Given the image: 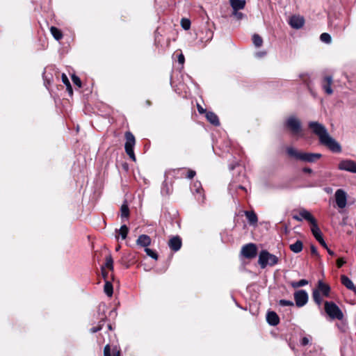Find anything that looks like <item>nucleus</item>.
<instances>
[{
	"mask_svg": "<svg viewBox=\"0 0 356 356\" xmlns=\"http://www.w3.org/2000/svg\"><path fill=\"white\" fill-rule=\"evenodd\" d=\"M50 31H51V33L52 34V35L54 36V38L56 40H59L63 38V34H62L61 31L56 27L51 26L50 28Z\"/></svg>",
	"mask_w": 356,
	"mask_h": 356,
	"instance_id": "393cba45",
	"label": "nucleus"
},
{
	"mask_svg": "<svg viewBox=\"0 0 356 356\" xmlns=\"http://www.w3.org/2000/svg\"><path fill=\"white\" fill-rule=\"evenodd\" d=\"M324 309L330 319L342 320L343 314L340 308L333 302L325 301L324 303Z\"/></svg>",
	"mask_w": 356,
	"mask_h": 356,
	"instance_id": "20e7f679",
	"label": "nucleus"
},
{
	"mask_svg": "<svg viewBox=\"0 0 356 356\" xmlns=\"http://www.w3.org/2000/svg\"><path fill=\"white\" fill-rule=\"evenodd\" d=\"M151 238L146 234H141L136 240V244L140 247L147 248L151 244Z\"/></svg>",
	"mask_w": 356,
	"mask_h": 356,
	"instance_id": "2eb2a0df",
	"label": "nucleus"
},
{
	"mask_svg": "<svg viewBox=\"0 0 356 356\" xmlns=\"http://www.w3.org/2000/svg\"><path fill=\"white\" fill-rule=\"evenodd\" d=\"M197 111L200 113L202 114L206 113V110L204 109L200 104L197 105Z\"/></svg>",
	"mask_w": 356,
	"mask_h": 356,
	"instance_id": "a18cd8bd",
	"label": "nucleus"
},
{
	"mask_svg": "<svg viewBox=\"0 0 356 356\" xmlns=\"http://www.w3.org/2000/svg\"><path fill=\"white\" fill-rule=\"evenodd\" d=\"M310 249H311V253L313 255H314L316 257H319V254H318V252L317 251V249H316V248L314 245H312L311 247H310Z\"/></svg>",
	"mask_w": 356,
	"mask_h": 356,
	"instance_id": "58836bf2",
	"label": "nucleus"
},
{
	"mask_svg": "<svg viewBox=\"0 0 356 356\" xmlns=\"http://www.w3.org/2000/svg\"><path fill=\"white\" fill-rule=\"evenodd\" d=\"M232 8L237 11L243 9L245 6V0H229Z\"/></svg>",
	"mask_w": 356,
	"mask_h": 356,
	"instance_id": "6ab92c4d",
	"label": "nucleus"
},
{
	"mask_svg": "<svg viewBox=\"0 0 356 356\" xmlns=\"http://www.w3.org/2000/svg\"><path fill=\"white\" fill-rule=\"evenodd\" d=\"M104 291L108 296H109V297L112 296L113 290V285L110 282L106 281L104 287Z\"/></svg>",
	"mask_w": 356,
	"mask_h": 356,
	"instance_id": "a878e982",
	"label": "nucleus"
},
{
	"mask_svg": "<svg viewBox=\"0 0 356 356\" xmlns=\"http://www.w3.org/2000/svg\"><path fill=\"white\" fill-rule=\"evenodd\" d=\"M267 321L271 325H277L280 322V318L277 314L274 312H269L267 314Z\"/></svg>",
	"mask_w": 356,
	"mask_h": 356,
	"instance_id": "f3484780",
	"label": "nucleus"
},
{
	"mask_svg": "<svg viewBox=\"0 0 356 356\" xmlns=\"http://www.w3.org/2000/svg\"><path fill=\"white\" fill-rule=\"evenodd\" d=\"M335 202L339 209H343L346 207L348 195L343 189H337L334 193Z\"/></svg>",
	"mask_w": 356,
	"mask_h": 356,
	"instance_id": "0eeeda50",
	"label": "nucleus"
},
{
	"mask_svg": "<svg viewBox=\"0 0 356 356\" xmlns=\"http://www.w3.org/2000/svg\"><path fill=\"white\" fill-rule=\"evenodd\" d=\"M300 343H301V345H302V346H307V345H308V344H309V338H307V337H303V338L302 339V340H301V342H300Z\"/></svg>",
	"mask_w": 356,
	"mask_h": 356,
	"instance_id": "a19ab883",
	"label": "nucleus"
},
{
	"mask_svg": "<svg viewBox=\"0 0 356 356\" xmlns=\"http://www.w3.org/2000/svg\"><path fill=\"white\" fill-rule=\"evenodd\" d=\"M118 234L121 236L122 239H125L129 232V228L125 225H122L120 229L118 231Z\"/></svg>",
	"mask_w": 356,
	"mask_h": 356,
	"instance_id": "cd10ccee",
	"label": "nucleus"
},
{
	"mask_svg": "<svg viewBox=\"0 0 356 356\" xmlns=\"http://www.w3.org/2000/svg\"><path fill=\"white\" fill-rule=\"evenodd\" d=\"M184 60H185V58H184V56L182 54H180L178 56V62L183 65L184 63Z\"/></svg>",
	"mask_w": 356,
	"mask_h": 356,
	"instance_id": "79ce46f5",
	"label": "nucleus"
},
{
	"mask_svg": "<svg viewBox=\"0 0 356 356\" xmlns=\"http://www.w3.org/2000/svg\"><path fill=\"white\" fill-rule=\"evenodd\" d=\"M104 266V268H108L111 270H113V260L111 255L109 254V255L106 256V262H105V264Z\"/></svg>",
	"mask_w": 356,
	"mask_h": 356,
	"instance_id": "c85d7f7f",
	"label": "nucleus"
},
{
	"mask_svg": "<svg viewBox=\"0 0 356 356\" xmlns=\"http://www.w3.org/2000/svg\"><path fill=\"white\" fill-rule=\"evenodd\" d=\"M252 42L255 47H259L263 44V39L258 34H254L252 35Z\"/></svg>",
	"mask_w": 356,
	"mask_h": 356,
	"instance_id": "bb28decb",
	"label": "nucleus"
},
{
	"mask_svg": "<svg viewBox=\"0 0 356 356\" xmlns=\"http://www.w3.org/2000/svg\"><path fill=\"white\" fill-rule=\"evenodd\" d=\"M120 211H121V216L122 218H128V216L129 215V209L127 204H124L122 205Z\"/></svg>",
	"mask_w": 356,
	"mask_h": 356,
	"instance_id": "7c9ffc66",
	"label": "nucleus"
},
{
	"mask_svg": "<svg viewBox=\"0 0 356 356\" xmlns=\"http://www.w3.org/2000/svg\"><path fill=\"white\" fill-rule=\"evenodd\" d=\"M345 263L346 261L343 258H339L337 260V266L338 268H341Z\"/></svg>",
	"mask_w": 356,
	"mask_h": 356,
	"instance_id": "ea45409f",
	"label": "nucleus"
},
{
	"mask_svg": "<svg viewBox=\"0 0 356 356\" xmlns=\"http://www.w3.org/2000/svg\"><path fill=\"white\" fill-rule=\"evenodd\" d=\"M338 168L340 170L356 173V162L350 159H344L339 162Z\"/></svg>",
	"mask_w": 356,
	"mask_h": 356,
	"instance_id": "9d476101",
	"label": "nucleus"
},
{
	"mask_svg": "<svg viewBox=\"0 0 356 356\" xmlns=\"http://www.w3.org/2000/svg\"><path fill=\"white\" fill-rule=\"evenodd\" d=\"M234 14L238 17V18H241L243 16V14L241 13H237L236 11L235 12Z\"/></svg>",
	"mask_w": 356,
	"mask_h": 356,
	"instance_id": "3c124183",
	"label": "nucleus"
},
{
	"mask_svg": "<svg viewBox=\"0 0 356 356\" xmlns=\"http://www.w3.org/2000/svg\"><path fill=\"white\" fill-rule=\"evenodd\" d=\"M104 356H111V348L108 344H107L104 349ZM113 356H120V351L117 349V348H114L113 349Z\"/></svg>",
	"mask_w": 356,
	"mask_h": 356,
	"instance_id": "b1692460",
	"label": "nucleus"
},
{
	"mask_svg": "<svg viewBox=\"0 0 356 356\" xmlns=\"http://www.w3.org/2000/svg\"><path fill=\"white\" fill-rule=\"evenodd\" d=\"M311 227V231L315 237V238L318 241L323 238L321 231L320 230L316 220H315L314 222H312Z\"/></svg>",
	"mask_w": 356,
	"mask_h": 356,
	"instance_id": "a211bd4d",
	"label": "nucleus"
},
{
	"mask_svg": "<svg viewBox=\"0 0 356 356\" xmlns=\"http://www.w3.org/2000/svg\"><path fill=\"white\" fill-rule=\"evenodd\" d=\"M245 215L250 225H254L257 224L258 218L256 213L254 211H247L245 212Z\"/></svg>",
	"mask_w": 356,
	"mask_h": 356,
	"instance_id": "aec40b11",
	"label": "nucleus"
},
{
	"mask_svg": "<svg viewBox=\"0 0 356 356\" xmlns=\"http://www.w3.org/2000/svg\"><path fill=\"white\" fill-rule=\"evenodd\" d=\"M120 245H118V247H116L115 250H116L117 251H118V250H120Z\"/></svg>",
	"mask_w": 356,
	"mask_h": 356,
	"instance_id": "603ef678",
	"label": "nucleus"
},
{
	"mask_svg": "<svg viewBox=\"0 0 356 356\" xmlns=\"http://www.w3.org/2000/svg\"><path fill=\"white\" fill-rule=\"evenodd\" d=\"M67 90H68L70 94H71V95L72 94V88L70 83V87H67Z\"/></svg>",
	"mask_w": 356,
	"mask_h": 356,
	"instance_id": "8fccbe9b",
	"label": "nucleus"
},
{
	"mask_svg": "<svg viewBox=\"0 0 356 356\" xmlns=\"http://www.w3.org/2000/svg\"><path fill=\"white\" fill-rule=\"evenodd\" d=\"M72 79L74 85L77 86L79 88L81 87V81L78 76L72 75Z\"/></svg>",
	"mask_w": 356,
	"mask_h": 356,
	"instance_id": "c9c22d12",
	"label": "nucleus"
},
{
	"mask_svg": "<svg viewBox=\"0 0 356 356\" xmlns=\"http://www.w3.org/2000/svg\"><path fill=\"white\" fill-rule=\"evenodd\" d=\"M241 253L247 259H252L257 256V248L255 244L250 243L242 247Z\"/></svg>",
	"mask_w": 356,
	"mask_h": 356,
	"instance_id": "1a4fd4ad",
	"label": "nucleus"
},
{
	"mask_svg": "<svg viewBox=\"0 0 356 356\" xmlns=\"http://www.w3.org/2000/svg\"><path fill=\"white\" fill-rule=\"evenodd\" d=\"M296 305L298 307H303L308 301V295L304 290H299L294 293Z\"/></svg>",
	"mask_w": 356,
	"mask_h": 356,
	"instance_id": "f8f14e48",
	"label": "nucleus"
},
{
	"mask_svg": "<svg viewBox=\"0 0 356 356\" xmlns=\"http://www.w3.org/2000/svg\"><path fill=\"white\" fill-rule=\"evenodd\" d=\"M102 276L104 277V278L106 279V277L108 276V273L106 271L104 266L102 267Z\"/></svg>",
	"mask_w": 356,
	"mask_h": 356,
	"instance_id": "49530a36",
	"label": "nucleus"
},
{
	"mask_svg": "<svg viewBox=\"0 0 356 356\" xmlns=\"http://www.w3.org/2000/svg\"><path fill=\"white\" fill-rule=\"evenodd\" d=\"M145 251L149 257L154 259L155 260H156L158 259L157 254L152 250L148 248V247L147 248H145Z\"/></svg>",
	"mask_w": 356,
	"mask_h": 356,
	"instance_id": "473e14b6",
	"label": "nucleus"
},
{
	"mask_svg": "<svg viewBox=\"0 0 356 356\" xmlns=\"http://www.w3.org/2000/svg\"><path fill=\"white\" fill-rule=\"evenodd\" d=\"M326 250L330 255H331V256L334 255V252L332 250H331L330 248H327V249H326Z\"/></svg>",
	"mask_w": 356,
	"mask_h": 356,
	"instance_id": "09e8293b",
	"label": "nucleus"
},
{
	"mask_svg": "<svg viewBox=\"0 0 356 356\" xmlns=\"http://www.w3.org/2000/svg\"><path fill=\"white\" fill-rule=\"evenodd\" d=\"M320 39L323 42L330 44L332 41L331 36L329 33H323L321 35Z\"/></svg>",
	"mask_w": 356,
	"mask_h": 356,
	"instance_id": "2f4dec72",
	"label": "nucleus"
},
{
	"mask_svg": "<svg viewBox=\"0 0 356 356\" xmlns=\"http://www.w3.org/2000/svg\"><path fill=\"white\" fill-rule=\"evenodd\" d=\"M286 152L290 156L306 163H315L322 157L320 153L300 152L292 147H287Z\"/></svg>",
	"mask_w": 356,
	"mask_h": 356,
	"instance_id": "f03ea898",
	"label": "nucleus"
},
{
	"mask_svg": "<svg viewBox=\"0 0 356 356\" xmlns=\"http://www.w3.org/2000/svg\"><path fill=\"white\" fill-rule=\"evenodd\" d=\"M341 283L348 289H355V286L353 282L346 275H343L341 276Z\"/></svg>",
	"mask_w": 356,
	"mask_h": 356,
	"instance_id": "5701e85b",
	"label": "nucleus"
},
{
	"mask_svg": "<svg viewBox=\"0 0 356 356\" xmlns=\"http://www.w3.org/2000/svg\"><path fill=\"white\" fill-rule=\"evenodd\" d=\"M332 83V77L330 76H325L322 81V83H321L322 87H323V90H325V92L327 95H331L333 92L332 89L331 88Z\"/></svg>",
	"mask_w": 356,
	"mask_h": 356,
	"instance_id": "ddd939ff",
	"label": "nucleus"
},
{
	"mask_svg": "<svg viewBox=\"0 0 356 356\" xmlns=\"http://www.w3.org/2000/svg\"><path fill=\"white\" fill-rule=\"evenodd\" d=\"M240 188L245 190V188L243 186H240Z\"/></svg>",
	"mask_w": 356,
	"mask_h": 356,
	"instance_id": "5fc2aeb1",
	"label": "nucleus"
},
{
	"mask_svg": "<svg viewBox=\"0 0 356 356\" xmlns=\"http://www.w3.org/2000/svg\"><path fill=\"white\" fill-rule=\"evenodd\" d=\"M259 54V56H262L264 54V53H262V54L261 53V54Z\"/></svg>",
	"mask_w": 356,
	"mask_h": 356,
	"instance_id": "4d7b16f0",
	"label": "nucleus"
},
{
	"mask_svg": "<svg viewBox=\"0 0 356 356\" xmlns=\"http://www.w3.org/2000/svg\"><path fill=\"white\" fill-rule=\"evenodd\" d=\"M63 83L66 86V87H70V81L65 74H63L61 76Z\"/></svg>",
	"mask_w": 356,
	"mask_h": 356,
	"instance_id": "e433bc0d",
	"label": "nucleus"
},
{
	"mask_svg": "<svg viewBox=\"0 0 356 356\" xmlns=\"http://www.w3.org/2000/svg\"><path fill=\"white\" fill-rule=\"evenodd\" d=\"M286 127L291 130L293 135H298L301 131V124L300 120L292 116L286 121Z\"/></svg>",
	"mask_w": 356,
	"mask_h": 356,
	"instance_id": "6e6552de",
	"label": "nucleus"
},
{
	"mask_svg": "<svg viewBox=\"0 0 356 356\" xmlns=\"http://www.w3.org/2000/svg\"><path fill=\"white\" fill-rule=\"evenodd\" d=\"M147 104L149 106L151 104V102L149 101H147Z\"/></svg>",
	"mask_w": 356,
	"mask_h": 356,
	"instance_id": "864d4df0",
	"label": "nucleus"
},
{
	"mask_svg": "<svg viewBox=\"0 0 356 356\" xmlns=\"http://www.w3.org/2000/svg\"><path fill=\"white\" fill-rule=\"evenodd\" d=\"M318 241L324 248L327 249L328 247L323 238L318 240Z\"/></svg>",
	"mask_w": 356,
	"mask_h": 356,
	"instance_id": "37998d69",
	"label": "nucleus"
},
{
	"mask_svg": "<svg viewBox=\"0 0 356 356\" xmlns=\"http://www.w3.org/2000/svg\"><path fill=\"white\" fill-rule=\"evenodd\" d=\"M302 171L306 173H312V170L309 168H304L302 169Z\"/></svg>",
	"mask_w": 356,
	"mask_h": 356,
	"instance_id": "de8ad7c7",
	"label": "nucleus"
},
{
	"mask_svg": "<svg viewBox=\"0 0 356 356\" xmlns=\"http://www.w3.org/2000/svg\"><path fill=\"white\" fill-rule=\"evenodd\" d=\"M309 127L318 137L321 145L325 146L333 152H340L341 151V145L330 136L325 126L317 122H310Z\"/></svg>",
	"mask_w": 356,
	"mask_h": 356,
	"instance_id": "f257e3e1",
	"label": "nucleus"
},
{
	"mask_svg": "<svg viewBox=\"0 0 356 356\" xmlns=\"http://www.w3.org/2000/svg\"><path fill=\"white\" fill-rule=\"evenodd\" d=\"M181 26L185 30H188L190 29L191 22L188 19H183L181 20Z\"/></svg>",
	"mask_w": 356,
	"mask_h": 356,
	"instance_id": "f704fd0d",
	"label": "nucleus"
},
{
	"mask_svg": "<svg viewBox=\"0 0 356 356\" xmlns=\"http://www.w3.org/2000/svg\"><path fill=\"white\" fill-rule=\"evenodd\" d=\"M330 287L328 284L324 283L322 280L318 282L317 288L313 290L312 297L314 301L320 306L323 302L322 294L325 297H328L330 292Z\"/></svg>",
	"mask_w": 356,
	"mask_h": 356,
	"instance_id": "7ed1b4c3",
	"label": "nucleus"
},
{
	"mask_svg": "<svg viewBox=\"0 0 356 356\" xmlns=\"http://www.w3.org/2000/svg\"><path fill=\"white\" fill-rule=\"evenodd\" d=\"M293 218L297 221H302V220H305L311 224L316 220L311 213L305 209H300L298 211V214L293 216Z\"/></svg>",
	"mask_w": 356,
	"mask_h": 356,
	"instance_id": "9b49d317",
	"label": "nucleus"
},
{
	"mask_svg": "<svg viewBox=\"0 0 356 356\" xmlns=\"http://www.w3.org/2000/svg\"><path fill=\"white\" fill-rule=\"evenodd\" d=\"M102 329V326L101 325H99V326H97V327H93L91 328L90 331L92 333H95V332H98L99 330H100Z\"/></svg>",
	"mask_w": 356,
	"mask_h": 356,
	"instance_id": "c03bdc74",
	"label": "nucleus"
},
{
	"mask_svg": "<svg viewBox=\"0 0 356 356\" xmlns=\"http://www.w3.org/2000/svg\"><path fill=\"white\" fill-rule=\"evenodd\" d=\"M289 24L293 28L300 29L304 24V19L300 16L294 15L291 17Z\"/></svg>",
	"mask_w": 356,
	"mask_h": 356,
	"instance_id": "dca6fc26",
	"label": "nucleus"
},
{
	"mask_svg": "<svg viewBox=\"0 0 356 356\" xmlns=\"http://www.w3.org/2000/svg\"><path fill=\"white\" fill-rule=\"evenodd\" d=\"M278 262V258L270 254L267 250H262L259 253L258 263L261 268H265L268 265L274 266Z\"/></svg>",
	"mask_w": 356,
	"mask_h": 356,
	"instance_id": "39448f33",
	"label": "nucleus"
},
{
	"mask_svg": "<svg viewBox=\"0 0 356 356\" xmlns=\"http://www.w3.org/2000/svg\"><path fill=\"white\" fill-rule=\"evenodd\" d=\"M195 175H196L195 171H194L193 170H188L186 177L188 179H192L195 176Z\"/></svg>",
	"mask_w": 356,
	"mask_h": 356,
	"instance_id": "4c0bfd02",
	"label": "nucleus"
},
{
	"mask_svg": "<svg viewBox=\"0 0 356 356\" xmlns=\"http://www.w3.org/2000/svg\"><path fill=\"white\" fill-rule=\"evenodd\" d=\"M181 240L179 236L172 237L168 242L170 248L175 252L178 251L181 248Z\"/></svg>",
	"mask_w": 356,
	"mask_h": 356,
	"instance_id": "4468645a",
	"label": "nucleus"
},
{
	"mask_svg": "<svg viewBox=\"0 0 356 356\" xmlns=\"http://www.w3.org/2000/svg\"><path fill=\"white\" fill-rule=\"evenodd\" d=\"M307 284H308V282L306 280H300L298 282H291L290 283V285L293 288L296 289V288H298V287H301V286H305Z\"/></svg>",
	"mask_w": 356,
	"mask_h": 356,
	"instance_id": "c756f323",
	"label": "nucleus"
},
{
	"mask_svg": "<svg viewBox=\"0 0 356 356\" xmlns=\"http://www.w3.org/2000/svg\"><path fill=\"white\" fill-rule=\"evenodd\" d=\"M290 250L294 253H299L302 250L303 243L301 241H296V243L289 245Z\"/></svg>",
	"mask_w": 356,
	"mask_h": 356,
	"instance_id": "4be33fe9",
	"label": "nucleus"
},
{
	"mask_svg": "<svg viewBox=\"0 0 356 356\" xmlns=\"http://www.w3.org/2000/svg\"><path fill=\"white\" fill-rule=\"evenodd\" d=\"M279 305L280 306L286 307V306H293V302L291 300H280L279 301Z\"/></svg>",
	"mask_w": 356,
	"mask_h": 356,
	"instance_id": "72a5a7b5",
	"label": "nucleus"
},
{
	"mask_svg": "<svg viewBox=\"0 0 356 356\" xmlns=\"http://www.w3.org/2000/svg\"><path fill=\"white\" fill-rule=\"evenodd\" d=\"M108 328H109L110 330H111V325H108Z\"/></svg>",
	"mask_w": 356,
	"mask_h": 356,
	"instance_id": "6e6d98bb",
	"label": "nucleus"
},
{
	"mask_svg": "<svg viewBox=\"0 0 356 356\" xmlns=\"http://www.w3.org/2000/svg\"><path fill=\"white\" fill-rule=\"evenodd\" d=\"M206 118L207 120L215 126L220 124V122L218 116L213 112H207L206 113Z\"/></svg>",
	"mask_w": 356,
	"mask_h": 356,
	"instance_id": "412c9836",
	"label": "nucleus"
},
{
	"mask_svg": "<svg viewBox=\"0 0 356 356\" xmlns=\"http://www.w3.org/2000/svg\"><path fill=\"white\" fill-rule=\"evenodd\" d=\"M125 152L133 161H136V156L134 152V147L136 144L135 137L131 132L127 131L125 133Z\"/></svg>",
	"mask_w": 356,
	"mask_h": 356,
	"instance_id": "423d86ee",
	"label": "nucleus"
}]
</instances>
